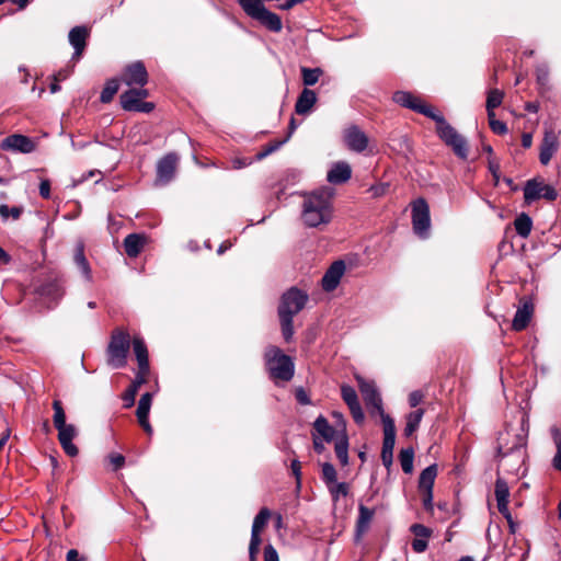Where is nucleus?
Instances as JSON below:
<instances>
[{"label":"nucleus","mask_w":561,"mask_h":561,"mask_svg":"<svg viewBox=\"0 0 561 561\" xmlns=\"http://www.w3.org/2000/svg\"><path fill=\"white\" fill-rule=\"evenodd\" d=\"M333 218L332 197L327 191H314L304 195L301 220L309 228L327 226Z\"/></svg>","instance_id":"nucleus-1"},{"label":"nucleus","mask_w":561,"mask_h":561,"mask_svg":"<svg viewBox=\"0 0 561 561\" xmlns=\"http://www.w3.org/2000/svg\"><path fill=\"white\" fill-rule=\"evenodd\" d=\"M393 101L402 107L412 110L433 119L436 123V133L445 144L458 135V131L445 119V117L437 113L433 106L425 103L420 96L408 91H397L393 94Z\"/></svg>","instance_id":"nucleus-2"},{"label":"nucleus","mask_w":561,"mask_h":561,"mask_svg":"<svg viewBox=\"0 0 561 561\" xmlns=\"http://www.w3.org/2000/svg\"><path fill=\"white\" fill-rule=\"evenodd\" d=\"M526 435L506 431L499 437L497 457L500 466L517 473L525 460Z\"/></svg>","instance_id":"nucleus-3"},{"label":"nucleus","mask_w":561,"mask_h":561,"mask_svg":"<svg viewBox=\"0 0 561 561\" xmlns=\"http://www.w3.org/2000/svg\"><path fill=\"white\" fill-rule=\"evenodd\" d=\"M308 298V294L297 287H290L282 295L278 305V317L282 334L286 342L291 341L294 336L293 319L305 308Z\"/></svg>","instance_id":"nucleus-4"},{"label":"nucleus","mask_w":561,"mask_h":561,"mask_svg":"<svg viewBox=\"0 0 561 561\" xmlns=\"http://www.w3.org/2000/svg\"><path fill=\"white\" fill-rule=\"evenodd\" d=\"M266 370L273 380L289 381L295 374V364L290 356L274 345H270L264 352Z\"/></svg>","instance_id":"nucleus-5"},{"label":"nucleus","mask_w":561,"mask_h":561,"mask_svg":"<svg viewBox=\"0 0 561 561\" xmlns=\"http://www.w3.org/2000/svg\"><path fill=\"white\" fill-rule=\"evenodd\" d=\"M53 410V423L55 428L58 431L59 444L69 457H76L79 449L72 440L78 436V430L73 424L66 423V413L61 401L54 400Z\"/></svg>","instance_id":"nucleus-6"},{"label":"nucleus","mask_w":561,"mask_h":561,"mask_svg":"<svg viewBox=\"0 0 561 561\" xmlns=\"http://www.w3.org/2000/svg\"><path fill=\"white\" fill-rule=\"evenodd\" d=\"M238 2L247 15L259 21L268 31L275 33L282 31L283 23L280 18L276 13L267 10L259 0H238Z\"/></svg>","instance_id":"nucleus-7"},{"label":"nucleus","mask_w":561,"mask_h":561,"mask_svg":"<svg viewBox=\"0 0 561 561\" xmlns=\"http://www.w3.org/2000/svg\"><path fill=\"white\" fill-rule=\"evenodd\" d=\"M129 347V334L121 329L115 330L107 346V364L115 369L125 367Z\"/></svg>","instance_id":"nucleus-8"},{"label":"nucleus","mask_w":561,"mask_h":561,"mask_svg":"<svg viewBox=\"0 0 561 561\" xmlns=\"http://www.w3.org/2000/svg\"><path fill=\"white\" fill-rule=\"evenodd\" d=\"M412 226L414 233L421 239L430 236L431 216L427 202L420 197L412 202Z\"/></svg>","instance_id":"nucleus-9"},{"label":"nucleus","mask_w":561,"mask_h":561,"mask_svg":"<svg viewBox=\"0 0 561 561\" xmlns=\"http://www.w3.org/2000/svg\"><path fill=\"white\" fill-rule=\"evenodd\" d=\"M357 382L359 387V391L363 396L364 402L371 415L378 414L381 419V422L385 423V416H390L385 413L382 408V400L379 391L377 390L375 383L373 381H367L362 377H357Z\"/></svg>","instance_id":"nucleus-10"},{"label":"nucleus","mask_w":561,"mask_h":561,"mask_svg":"<svg viewBox=\"0 0 561 561\" xmlns=\"http://www.w3.org/2000/svg\"><path fill=\"white\" fill-rule=\"evenodd\" d=\"M437 477V466L431 465L426 467L419 477L417 489L422 494V504L425 511L432 512L433 505V486Z\"/></svg>","instance_id":"nucleus-11"},{"label":"nucleus","mask_w":561,"mask_h":561,"mask_svg":"<svg viewBox=\"0 0 561 561\" xmlns=\"http://www.w3.org/2000/svg\"><path fill=\"white\" fill-rule=\"evenodd\" d=\"M558 193L556 188L549 184L543 183L541 180H528L524 186V198L527 204H530L539 198H545L549 202L556 201Z\"/></svg>","instance_id":"nucleus-12"},{"label":"nucleus","mask_w":561,"mask_h":561,"mask_svg":"<svg viewBox=\"0 0 561 561\" xmlns=\"http://www.w3.org/2000/svg\"><path fill=\"white\" fill-rule=\"evenodd\" d=\"M383 442L381 448V460L386 468H390L393 459V448L396 444V425L391 416H385Z\"/></svg>","instance_id":"nucleus-13"},{"label":"nucleus","mask_w":561,"mask_h":561,"mask_svg":"<svg viewBox=\"0 0 561 561\" xmlns=\"http://www.w3.org/2000/svg\"><path fill=\"white\" fill-rule=\"evenodd\" d=\"M178 163L179 157L174 152L162 157L157 163L156 185L162 186L170 183L175 176Z\"/></svg>","instance_id":"nucleus-14"},{"label":"nucleus","mask_w":561,"mask_h":561,"mask_svg":"<svg viewBox=\"0 0 561 561\" xmlns=\"http://www.w3.org/2000/svg\"><path fill=\"white\" fill-rule=\"evenodd\" d=\"M0 147L7 151L31 153L35 150V142L27 136L14 134L5 137Z\"/></svg>","instance_id":"nucleus-15"},{"label":"nucleus","mask_w":561,"mask_h":561,"mask_svg":"<svg viewBox=\"0 0 561 561\" xmlns=\"http://www.w3.org/2000/svg\"><path fill=\"white\" fill-rule=\"evenodd\" d=\"M559 149L558 134L552 129H546L540 145L539 161L542 165H548L552 157Z\"/></svg>","instance_id":"nucleus-16"},{"label":"nucleus","mask_w":561,"mask_h":561,"mask_svg":"<svg viewBox=\"0 0 561 561\" xmlns=\"http://www.w3.org/2000/svg\"><path fill=\"white\" fill-rule=\"evenodd\" d=\"M122 81L127 85H144L148 82V72L145 65L141 61H136L128 65L123 75Z\"/></svg>","instance_id":"nucleus-17"},{"label":"nucleus","mask_w":561,"mask_h":561,"mask_svg":"<svg viewBox=\"0 0 561 561\" xmlns=\"http://www.w3.org/2000/svg\"><path fill=\"white\" fill-rule=\"evenodd\" d=\"M89 35H90L89 28L83 25L75 26L73 28L70 30L68 39H69L70 45L75 49V51L72 54V58H71L73 61H77L82 57L83 51L87 46V39H88Z\"/></svg>","instance_id":"nucleus-18"},{"label":"nucleus","mask_w":561,"mask_h":561,"mask_svg":"<svg viewBox=\"0 0 561 561\" xmlns=\"http://www.w3.org/2000/svg\"><path fill=\"white\" fill-rule=\"evenodd\" d=\"M344 141L350 150L363 152L368 146V137L356 125H352L344 130Z\"/></svg>","instance_id":"nucleus-19"},{"label":"nucleus","mask_w":561,"mask_h":561,"mask_svg":"<svg viewBox=\"0 0 561 561\" xmlns=\"http://www.w3.org/2000/svg\"><path fill=\"white\" fill-rule=\"evenodd\" d=\"M345 263L343 261H335L324 273L321 284L322 288L325 291L334 290L340 282L342 276L345 273Z\"/></svg>","instance_id":"nucleus-20"},{"label":"nucleus","mask_w":561,"mask_h":561,"mask_svg":"<svg viewBox=\"0 0 561 561\" xmlns=\"http://www.w3.org/2000/svg\"><path fill=\"white\" fill-rule=\"evenodd\" d=\"M149 95L144 88L129 89L121 94V105L125 111L134 112L140 102Z\"/></svg>","instance_id":"nucleus-21"},{"label":"nucleus","mask_w":561,"mask_h":561,"mask_svg":"<svg viewBox=\"0 0 561 561\" xmlns=\"http://www.w3.org/2000/svg\"><path fill=\"white\" fill-rule=\"evenodd\" d=\"M317 103V94L313 90L305 88L295 104V112L298 115H307L311 112L312 107Z\"/></svg>","instance_id":"nucleus-22"},{"label":"nucleus","mask_w":561,"mask_h":561,"mask_svg":"<svg viewBox=\"0 0 561 561\" xmlns=\"http://www.w3.org/2000/svg\"><path fill=\"white\" fill-rule=\"evenodd\" d=\"M533 311H534L533 304L530 301H524L523 305L515 312V316H514V319L512 322V328L515 331L524 330L528 325V323L531 319Z\"/></svg>","instance_id":"nucleus-23"},{"label":"nucleus","mask_w":561,"mask_h":561,"mask_svg":"<svg viewBox=\"0 0 561 561\" xmlns=\"http://www.w3.org/2000/svg\"><path fill=\"white\" fill-rule=\"evenodd\" d=\"M352 169L346 162H337L328 172L327 180L332 184H341L351 179Z\"/></svg>","instance_id":"nucleus-24"},{"label":"nucleus","mask_w":561,"mask_h":561,"mask_svg":"<svg viewBox=\"0 0 561 561\" xmlns=\"http://www.w3.org/2000/svg\"><path fill=\"white\" fill-rule=\"evenodd\" d=\"M133 350L138 362V373L148 375L149 373V359L148 350L142 339L134 337Z\"/></svg>","instance_id":"nucleus-25"},{"label":"nucleus","mask_w":561,"mask_h":561,"mask_svg":"<svg viewBox=\"0 0 561 561\" xmlns=\"http://www.w3.org/2000/svg\"><path fill=\"white\" fill-rule=\"evenodd\" d=\"M495 497L500 513H507L510 488L505 480L497 478L495 482Z\"/></svg>","instance_id":"nucleus-26"},{"label":"nucleus","mask_w":561,"mask_h":561,"mask_svg":"<svg viewBox=\"0 0 561 561\" xmlns=\"http://www.w3.org/2000/svg\"><path fill=\"white\" fill-rule=\"evenodd\" d=\"M375 515V511L360 504L358 507V517L356 522V537L360 538L369 528Z\"/></svg>","instance_id":"nucleus-27"},{"label":"nucleus","mask_w":561,"mask_h":561,"mask_svg":"<svg viewBox=\"0 0 561 561\" xmlns=\"http://www.w3.org/2000/svg\"><path fill=\"white\" fill-rule=\"evenodd\" d=\"M146 381H147V375L137 373L135 380L127 388V390L125 391V393L123 396L125 408H130L134 405L138 389L140 388V386L146 383Z\"/></svg>","instance_id":"nucleus-28"},{"label":"nucleus","mask_w":561,"mask_h":561,"mask_svg":"<svg viewBox=\"0 0 561 561\" xmlns=\"http://www.w3.org/2000/svg\"><path fill=\"white\" fill-rule=\"evenodd\" d=\"M145 238L138 233H130L124 240L125 252L129 257H136L142 250Z\"/></svg>","instance_id":"nucleus-29"},{"label":"nucleus","mask_w":561,"mask_h":561,"mask_svg":"<svg viewBox=\"0 0 561 561\" xmlns=\"http://www.w3.org/2000/svg\"><path fill=\"white\" fill-rule=\"evenodd\" d=\"M73 260L81 274L90 282L92 279V274L90 264L84 255L83 243L80 242L77 244Z\"/></svg>","instance_id":"nucleus-30"},{"label":"nucleus","mask_w":561,"mask_h":561,"mask_svg":"<svg viewBox=\"0 0 561 561\" xmlns=\"http://www.w3.org/2000/svg\"><path fill=\"white\" fill-rule=\"evenodd\" d=\"M335 454L342 466L348 463V438L345 432H340L335 438Z\"/></svg>","instance_id":"nucleus-31"},{"label":"nucleus","mask_w":561,"mask_h":561,"mask_svg":"<svg viewBox=\"0 0 561 561\" xmlns=\"http://www.w3.org/2000/svg\"><path fill=\"white\" fill-rule=\"evenodd\" d=\"M313 427L314 430L317 431V433L323 437L324 440L327 442H331L332 439H334L335 435L340 434L337 433V431L332 427L328 420L320 415L316 419L314 423H313Z\"/></svg>","instance_id":"nucleus-32"},{"label":"nucleus","mask_w":561,"mask_h":561,"mask_svg":"<svg viewBox=\"0 0 561 561\" xmlns=\"http://www.w3.org/2000/svg\"><path fill=\"white\" fill-rule=\"evenodd\" d=\"M424 410L417 409L413 412H410L405 420L404 435L407 437L411 436L420 426V423L423 419Z\"/></svg>","instance_id":"nucleus-33"},{"label":"nucleus","mask_w":561,"mask_h":561,"mask_svg":"<svg viewBox=\"0 0 561 561\" xmlns=\"http://www.w3.org/2000/svg\"><path fill=\"white\" fill-rule=\"evenodd\" d=\"M446 145L449 146L454 153L460 159L465 160L468 158V144L460 134L456 135L455 138H451L449 141H447Z\"/></svg>","instance_id":"nucleus-34"},{"label":"nucleus","mask_w":561,"mask_h":561,"mask_svg":"<svg viewBox=\"0 0 561 561\" xmlns=\"http://www.w3.org/2000/svg\"><path fill=\"white\" fill-rule=\"evenodd\" d=\"M514 227L518 236L527 238L533 228V220L527 214H520L514 221Z\"/></svg>","instance_id":"nucleus-35"},{"label":"nucleus","mask_w":561,"mask_h":561,"mask_svg":"<svg viewBox=\"0 0 561 561\" xmlns=\"http://www.w3.org/2000/svg\"><path fill=\"white\" fill-rule=\"evenodd\" d=\"M301 79L306 87L314 85L320 77L323 75V70L321 68H308L301 67Z\"/></svg>","instance_id":"nucleus-36"},{"label":"nucleus","mask_w":561,"mask_h":561,"mask_svg":"<svg viewBox=\"0 0 561 561\" xmlns=\"http://www.w3.org/2000/svg\"><path fill=\"white\" fill-rule=\"evenodd\" d=\"M271 511L266 507L260 510L259 514L254 517L251 535L260 536L261 530L266 526Z\"/></svg>","instance_id":"nucleus-37"},{"label":"nucleus","mask_w":561,"mask_h":561,"mask_svg":"<svg viewBox=\"0 0 561 561\" xmlns=\"http://www.w3.org/2000/svg\"><path fill=\"white\" fill-rule=\"evenodd\" d=\"M551 437L554 442L557 453L553 457L552 465L557 470L561 471V431L557 426L550 428Z\"/></svg>","instance_id":"nucleus-38"},{"label":"nucleus","mask_w":561,"mask_h":561,"mask_svg":"<svg viewBox=\"0 0 561 561\" xmlns=\"http://www.w3.org/2000/svg\"><path fill=\"white\" fill-rule=\"evenodd\" d=\"M118 88H119V82L117 79H111V80L106 81V83L101 92L100 101L102 103H110L113 100L114 95L117 93Z\"/></svg>","instance_id":"nucleus-39"},{"label":"nucleus","mask_w":561,"mask_h":561,"mask_svg":"<svg viewBox=\"0 0 561 561\" xmlns=\"http://www.w3.org/2000/svg\"><path fill=\"white\" fill-rule=\"evenodd\" d=\"M401 468L404 473H412L413 471V460H414V450L412 447L401 449L399 455Z\"/></svg>","instance_id":"nucleus-40"},{"label":"nucleus","mask_w":561,"mask_h":561,"mask_svg":"<svg viewBox=\"0 0 561 561\" xmlns=\"http://www.w3.org/2000/svg\"><path fill=\"white\" fill-rule=\"evenodd\" d=\"M504 99V93L499 89H492L488 93L486 98V112L488 114L494 113V110L499 107Z\"/></svg>","instance_id":"nucleus-41"},{"label":"nucleus","mask_w":561,"mask_h":561,"mask_svg":"<svg viewBox=\"0 0 561 561\" xmlns=\"http://www.w3.org/2000/svg\"><path fill=\"white\" fill-rule=\"evenodd\" d=\"M152 402V394L150 392H146L140 397L138 402L136 415L137 419H147L150 412Z\"/></svg>","instance_id":"nucleus-42"},{"label":"nucleus","mask_w":561,"mask_h":561,"mask_svg":"<svg viewBox=\"0 0 561 561\" xmlns=\"http://www.w3.org/2000/svg\"><path fill=\"white\" fill-rule=\"evenodd\" d=\"M328 490L332 496V500L334 503H336L340 499V496H347L348 495V484L345 482H334L330 485H328Z\"/></svg>","instance_id":"nucleus-43"},{"label":"nucleus","mask_w":561,"mask_h":561,"mask_svg":"<svg viewBox=\"0 0 561 561\" xmlns=\"http://www.w3.org/2000/svg\"><path fill=\"white\" fill-rule=\"evenodd\" d=\"M43 296H50L54 300H58L62 297L64 290L58 283L53 282L42 286L39 290Z\"/></svg>","instance_id":"nucleus-44"},{"label":"nucleus","mask_w":561,"mask_h":561,"mask_svg":"<svg viewBox=\"0 0 561 561\" xmlns=\"http://www.w3.org/2000/svg\"><path fill=\"white\" fill-rule=\"evenodd\" d=\"M341 396L347 407L359 403L356 390L352 386L343 385L341 387Z\"/></svg>","instance_id":"nucleus-45"},{"label":"nucleus","mask_w":561,"mask_h":561,"mask_svg":"<svg viewBox=\"0 0 561 561\" xmlns=\"http://www.w3.org/2000/svg\"><path fill=\"white\" fill-rule=\"evenodd\" d=\"M336 477L337 473L333 465H331L330 462H324L322 465V479L327 486L336 482Z\"/></svg>","instance_id":"nucleus-46"},{"label":"nucleus","mask_w":561,"mask_h":561,"mask_svg":"<svg viewBox=\"0 0 561 561\" xmlns=\"http://www.w3.org/2000/svg\"><path fill=\"white\" fill-rule=\"evenodd\" d=\"M490 128L497 135H504L507 133V126L504 122L495 118V113L488 114Z\"/></svg>","instance_id":"nucleus-47"},{"label":"nucleus","mask_w":561,"mask_h":561,"mask_svg":"<svg viewBox=\"0 0 561 561\" xmlns=\"http://www.w3.org/2000/svg\"><path fill=\"white\" fill-rule=\"evenodd\" d=\"M412 534H414L415 538H421L427 540V538L432 535V529L422 525V524H413L410 527Z\"/></svg>","instance_id":"nucleus-48"},{"label":"nucleus","mask_w":561,"mask_h":561,"mask_svg":"<svg viewBox=\"0 0 561 561\" xmlns=\"http://www.w3.org/2000/svg\"><path fill=\"white\" fill-rule=\"evenodd\" d=\"M22 210L18 207H9L8 205H0V215L3 218L12 217L18 219L21 216Z\"/></svg>","instance_id":"nucleus-49"},{"label":"nucleus","mask_w":561,"mask_h":561,"mask_svg":"<svg viewBox=\"0 0 561 561\" xmlns=\"http://www.w3.org/2000/svg\"><path fill=\"white\" fill-rule=\"evenodd\" d=\"M287 140H288V137H286L283 140L274 141V142L270 144L268 146H266V148L262 152H260L257 154V158L263 159V158L267 157L268 154H271L274 151H276L277 149H279Z\"/></svg>","instance_id":"nucleus-50"},{"label":"nucleus","mask_w":561,"mask_h":561,"mask_svg":"<svg viewBox=\"0 0 561 561\" xmlns=\"http://www.w3.org/2000/svg\"><path fill=\"white\" fill-rule=\"evenodd\" d=\"M261 545V537L256 535H251L250 546H249V554L250 559L253 561L255 559L256 553L259 552V548Z\"/></svg>","instance_id":"nucleus-51"},{"label":"nucleus","mask_w":561,"mask_h":561,"mask_svg":"<svg viewBox=\"0 0 561 561\" xmlns=\"http://www.w3.org/2000/svg\"><path fill=\"white\" fill-rule=\"evenodd\" d=\"M350 409V412L354 419V421L357 423V424H362L365 420V414H364V411L360 407V403L358 404H355V405H352V407H348Z\"/></svg>","instance_id":"nucleus-52"},{"label":"nucleus","mask_w":561,"mask_h":561,"mask_svg":"<svg viewBox=\"0 0 561 561\" xmlns=\"http://www.w3.org/2000/svg\"><path fill=\"white\" fill-rule=\"evenodd\" d=\"M108 459L113 465V470H118L125 465V457L121 454H111Z\"/></svg>","instance_id":"nucleus-53"},{"label":"nucleus","mask_w":561,"mask_h":561,"mask_svg":"<svg viewBox=\"0 0 561 561\" xmlns=\"http://www.w3.org/2000/svg\"><path fill=\"white\" fill-rule=\"evenodd\" d=\"M264 561H279L278 553L272 545L264 548Z\"/></svg>","instance_id":"nucleus-54"},{"label":"nucleus","mask_w":561,"mask_h":561,"mask_svg":"<svg viewBox=\"0 0 561 561\" xmlns=\"http://www.w3.org/2000/svg\"><path fill=\"white\" fill-rule=\"evenodd\" d=\"M411 546L416 553H422L427 549V540L414 538Z\"/></svg>","instance_id":"nucleus-55"},{"label":"nucleus","mask_w":561,"mask_h":561,"mask_svg":"<svg viewBox=\"0 0 561 561\" xmlns=\"http://www.w3.org/2000/svg\"><path fill=\"white\" fill-rule=\"evenodd\" d=\"M73 71V66H69L67 68L58 70L53 78L55 81H64L66 80Z\"/></svg>","instance_id":"nucleus-56"},{"label":"nucleus","mask_w":561,"mask_h":561,"mask_svg":"<svg viewBox=\"0 0 561 561\" xmlns=\"http://www.w3.org/2000/svg\"><path fill=\"white\" fill-rule=\"evenodd\" d=\"M422 399H423V393L421 391H419V390L412 391L409 394L410 407H412V408L417 407L421 403Z\"/></svg>","instance_id":"nucleus-57"},{"label":"nucleus","mask_w":561,"mask_h":561,"mask_svg":"<svg viewBox=\"0 0 561 561\" xmlns=\"http://www.w3.org/2000/svg\"><path fill=\"white\" fill-rule=\"evenodd\" d=\"M39 194L43 198H49L50 196V183L48 180H42L39 183Z\"/></svg>","instance_id":"nucleus-58"},{"label":"nucleus","mask_w":561,"mask_h":561,"mask_svg":"<svg viewBox=\"0 0 561 561\" xmlns=\"http://www.w3.org/2000/svg\"><path fill=\"white\" fill-rule=\"evenodd\" d=\"M296 399L297 401L300 403V404H309L310 403V399H309V396L307 394V392L302 389V388H299L297 391H296Z\"/></svg>","instance_id":"nucleus-59"},{"label":"nucleus","mask_w":561,"mask_h":561,"mask_svg":"<svg viewBox=\"0 0 561 561\" xmlns=\"http://www.w3.org/2000/svg\"><path fill=\"white\" fill-rule=\"evenodd\" d=\"M293 474L295 476L298 483H300V477H301V465L297 459H294L290 465Z\"/></svg>","instance_id":"nucleus-60"},{"label":"nucleus","mask_w":561,"mask_h":561,"mask_svg":"<svg viewBox=\"0 0 561 561\" xmlns=\"http://www.w3.org/2000/svg\"><path fill=\"white\" fill-rule=\"evenodd\" d=\"M505 519L507 520L510 533L515 534L517 530V524L513 520L512 514L510 510H507V513H501Z\"/></svg>","instance_id":"nucleus-61"},{"label":"nucleus","mask_w":561,"mask_h":561,"mask_svg":"<svg viewBox=\"0 0 561 561\" xmlns=\"http://www.w3.org/2000/svg\"><path fill=\"white\" fill-rule=\"evenodd\" d=\"M536 73L538 82L543 84L548 80V70L546 67H538Z\"/></svg>","instance_id":"nucleus-62"},{"label":"nucleus","mask_w":561,"mask_h":561,"mask_svg":"<svg viewBox=\"0 0 561 561\" xmlns=\"http://www.w3.org/2000/svg\"><path fill=\"white\" fill-rule=\"evenodd\" d=\"M154 108L153 103L150 102H140V104L135 108L134 112L149 113Z\"/></svg>","instance_id":"nucleus-63"},{"label":"nucleus","mask_w":561,"mask_h":561,"mask_svg":"<svg viewBox=\"0 0 561 561\" xmlns=\"http://www.w3.org/2000/svg\"><path fill=\"white\" fill-rule=\"evenodd\" d=\"M332 417H334L337 422V425L341 427L340 432H345V421L343 414L341 412H332Z\"/></svg>","instance_id":"nucleus-64"}]
</instances>
